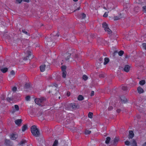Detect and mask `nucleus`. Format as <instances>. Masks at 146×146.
I'll use <instances>...</instances> for the list:
<instances>
[{
    "label": "nucleus",
    "instance_id": "obj_50",
    "mask_svg": "<svg viewBox=\"0 0 146 146\" xmlns=\"http://www.w3.org/2000/svg\"><path fill=\"white\" fill-rule=\"evenodd\" d=\"M16 1L19 3H20L23 1V0H16Z\"/></svg>",
    "mask_w": 146,
    "mask_h": 146
},
{
    "label": "nucleus",
    "instance_id": "obj_44",
    "mask_svg": "<svg viewBox=\"0 0 146 146\" xmlns=\"http://www.w3.org/2000/svg\"><path fill=\"white\" fill-rule=\"evenodd\" d=\"M51 86L52 87H53V86H54L56 88L58 87V84L56 83H54Z\"/></svg>",
    "mask_w": 146,
    "mask_h": 146
},
{
    "label": "nucleus",
    "instance_id": "obj_33",
    "mask_svg": "<svg viewBox=\"0 0 146 146\" xmlns=\"http://www.w3.org/2000/svg\"><path fill=\"white\" fill-rule=\"evenodd\" d=\"M66 66H62L61 67V69L62 72L66 71Z\"/></svg>",
    "mask_w": 146,
    "mask_h": 146
},
{
    "label": "nucleus",
    "instance_id": "obj_1",
    "mask_svg": "<svg viewBox=\"0 0 146 146\" xmlns=\"http://www.w3.org/2000/svg\"><path fill=\"white\" fill-rule=\"evenodd\" d=\"M51 36L50 37H47L46 38V42L45 43L47 46H51L52 44H54L53 41L55 42L58 39V38L59 36L58 33H57L56 32H54L51 34Z\"/></svg>",
    "mask_w": 146,
    "mask_h": 146
},
{
    "label": "nucleus",
    "instance_id": "obj_2",
    "mask_svg": "<svg viewBox=\"0 0 146 146\" xmlns=\"http://www.w3.org/2000/svg\"><path fill=\"white\" fill-rule=\"evenodd\" d=\"M31 130L32 134L36 137H38L40 135V132L36 126L33 125L31 128Z\"/></svg>",
    "mask_w": 146,
    "mask_h": 146
},
{
    "label": "nucleus",
    "instance_id": "obj_10",
    "mask_svg": "<svg viewBox=\"0 0 146 146\" xmlns=\"http://www.w3.org/2000/svg\"><path fill=\"white\" fill-rule=\"evenodd\" d=\"M71 54H70L68 52L65 54V56L66 57V61H69V59L71 56Z\"/></svg>",
    "mask_w": 146,
    "mask_h": 146
},
{
    "label": "nucleus",
    "instance_id": "obj_51",
    "mask_svg": "<svg viewBox=\"0 0 146 146\" xmlns=\"http://www.w3.org/2000/svg\"><path fill=\"white\" fill-rule=\"evenodd\" d=\"M67 95L68 96H69L70 95V92H67Z\"/></svg>",
    "mask_w": 146,
    "mask_h": 146
},
{
    "label": "nucleus",
    "instance_id": "obj_11",
    "mask_svg": "<svg viewBox=\"0 0 146 146\" xmlns=\"http://www.w3.org/2000/svg\"><path fill=\"white\" fill-rule=\"evenodd\" d=\"M70 106L73 109H75L77 108V105L74 103H71L70 104Z\"/></svg>",
    "mask_w": 146,
    "mask_h": 146
},
{
    "label": "nucleus",
    "instance_id": "obj_43",
    "mask_svg": "<svg viewBox=\"0 0 146 146\" xmlns=\"http://www.w3.org/2000/svg\"><path fill=\"white\" fill-rule=\"evenodd\" d=\"M17 90V88L16 87H14L12 89V90L13 92H15Z\"/></svg>",
    "mask_w": 146,
    "mask_h": 146
},
{
    "label": "nucleus",
    "instance_id": "obj_39",
    "mask_svg": "<svg viewBox=\"0 0 146 146\" xmlns=\"http://www.w3.org/2000/svg\"><path fill=\"white\" fill-rule=\"evenodd\" d=\"M81 16L82 17V19H84L86 17V15L84 13H82L81 14Z\"/></svg>",
    "mask_w": 146,
    "mask_h": 146
},
{
    "label": "nucleus",
    "instance_id": "obj_7",
    "mask_svg": "<svg viewBox=\"0 0 146 146\" xmlns=\"http://www.w3.org/2000/svg\"><path fill=\"white\" fill-rule=\"evenodd\" d=\"M134 134L133 131H129L128 139H132L134 137Z\"/></svg>",
    "mask_w": 146,
    "mask_h": 146
},
{
    "label": "nucleus",
    "instance_id": "obj_9",
    "mask_svg": "<svg viewBox=\"0 0 146 146\" xmlns=\"http://www.w3.org/2000/svg\"><path fill=\"white\" fill-rule=\"evenodd\" d=\"M120 98L122 103H125L127 102V100L124 96H121Z\"/></svg>",
    "mask_w": 146,
    "mask_h": 146
},
{
    "label": "nucleus",
    "instance_id": "obj_24",
    "mask_svg": "<svg viewBox=\"0 0 146 146\" xmlns=\"http://www.w3.org/2000/svg\"><path fill=\"white\" fill-rule=\"evenodd\" d=\"M110 138L109 137H107L106 138V140L105 141V143L107 144H108L110 140Z\"/></svg>",
    "mask_w": 146,
    "mask_h": 146
},
{
    "label": "nucleus",
    "instance_id": "obj_25",
    "mask_svg": "<svg viewBox=\"0 0 146 146\" xmlns=\"http://www.w3.org/2000/svg\"><path fill=\"white\" fill-rule=\"evenodd\" d=\"M30 87V84L28 83H26L25 84L24 86V87L25 88L28 89Z\"/></svg>",
    "mask_w": 146,
    "mask_h": 146
},
{
    "label": "nucleus",
    "instance_id": "obj_49",
    "mask_svg": "<svg viewBox=\"0 0 146 146\" xmlns=\"http://www.w3.org/2000/svg\"><path fill=\"white\" fill-rule=\"evenodd\" d=\"M104 76V74H102L99 75V77L100 78H103Z\"/></svg>",
    "mask_w": 146,
    "mask_h": 146
},
{
    "label": "nucleus",
    "instance_id": "obj_13",
    "mask_svg": "<svg viewBox=\"0 0 146 146\" xmlns=\"http://www.w3.org/2000/svg\"><path fill=\"white\" fill-rule=\"evenodd\" d=\"M130 69V67L128 65H126L124 68V70L126 72L129 71Z\"/></svg>",
    "mask_w": 146,
    "mask_h": 146
},
{
    "label": "nucleus",
    "instance_id": "obj_26",
    "mask_svg": "<svg viewBox=\"0 0 146 146\" xmlns=\"http://www.w3.org/2000/svg\"><path fill=\"white\" fill-rule=\"evenodd\" d=\"M93 115V113L90 112L89 113L88 115V117L91 119L92 118Z\"/></svg>",
    "mask_w": 146,
    "mask_h": 146
},
{
    "label": "nucleus",
    "instance_id": "obj_28",
    "mask_svg": "<svg viewBox=\"0 0 146 146\" xmlns=\"http://www.w3.org/2000/svg\"><path fill=\"white\" fill-rule=\"evenodd\" d=\"M121 88L122 90L124 91L126 90L127 89V87L125 86H122Z\"/></svg>",
    "mask_w": 146,
    "mask_h": 146
},
{
    "label": "nucleus",
    "instance_id": "obj_29",
    "mask_svg": "<svg viewBox=\"0 0 146 146\" xmlns=\"http://www.w3.org/2000/svg\"><path fill=\"white\" fill-rule=\"evenodd\" d=\"M66 71L62 72V77L65 78L66 77Z\"/></svg>",
    "mask_w": 146,
    "mask_h": 146
},
{
    "label": "nucleus",
    "instance_id": "obj_21",
    "mask_svg": "<svg viewBox=\"0 0 146 146\" xmlns=\"http://www.w3.org/2000/svg\"><path fill=\"white\" fill-rule=\"evenodd\" d=\"M27 141L26 140H23L21 141L19 143V144L20 145H25V143H27Z\"/></svg>",
    "mask_w": 146,
    "mask_h": 146
},
{
    "label": "nucleus",
    "instance_id": "obj_53",
    "mask_svg": "<svg viewBox=\"0 0 146 146\" xmlns=\"http://www.w3.org/2000/svg\"><path fill=\"white\" fill-rule=\"evenodd\" d=\"M7 100L8 101H10L12 100L10 98H7Z\"/></svg>",
    "mask_w": 146,
    "mask_h": 146
},
{
    "label": "nucleus",
    "instance_id": "obj_23",
    "mask_svg": "<svg viewBox=\"0 0 146 146\" xmlns=\"http://www.w3.org/2000/svg\"><path fill=\"white\" fill-rule=\"evenodd\" d=\"M83 97L81 95H79L78 97V99L79 100L81 101L83 100Z\"/></svg>",
    "mask_w": 146,
    "mask_h": 146
},
{
    "label": "nucleus",
    "instance_id": "obj_45",
    "mask_svg": "<svg viewBox=\"0 0 146 146\" xmlns=\"http://www.w3.org/2000/svg\"><path fill=\"white\" fill-rule=\"evenodd\" d=\"M30 98V97L29 96H27L26 97V100L27 101H28L29 100Z\"/></svg>",
    "mask_w": 146,
    "mask_h": 146
},
{
    "label": "nucleus",
    "instance_id": "obj_47",
    "mask_svg": "<svg viewBox=\"0 0 146 146\" xmlns=\"http://www.w3.org/2000/svg\"><path fill=\"white\" fill-rule=\"evenodd\" d=\"M67 122L66 123V124L69 123L70 122V120L68 119H66Z\"/></svg>",
    "mask_w": 146,
    "mask_h": 146
},
{
    "label": "nucleus",
    "instance_id": "obj_57",
    "mask_svg": "<svg viewBox=\"0 0 146 146\" xmlns=\"http://www.w3.org/2000/svg\"><path fill=\"white\" fill-rule=\"evenodd\" d=\"M142 146H146V142L143 144Z\"/></svg>",
    "mask_w": 146,
    "mask_h": 146
},
{
    "label": "nucleus",
    "instance_id": "obj_35",
    "mask_svg": "<svg viewBox=\"0 0 146 146\" xmlns=\"http://www.w3.org/2000/svg\"><path fill=\"white\" fill-rule=\"evenodd\" d=\"M82 78L85 81L88 78L87 76L85 75H83Z\"/></svg>",
    "mask_w": 146,
    "mask_h": 146
},
{
    "label": "nucleus",
    "instance_id": "obj_38",
    "mask_svg": "<svg viewBox=\"0 0 146 146\" xmlns=\"http://www.w3.org/2000/svg\"><path fill=\"white\" fill-rule=\"evenodd\" d=\"M119 141V139L117 138H115L113 141V143H116L118 142Z\"/></svg>",
    "mask_w": 146,
    "mask_h": 146
},
{
    "label": "nucleus",
    "instance_id": "obj_40",
    "mask_svg": "<svg viewBox=\"0 0 146 146\" xmlns=\"http://www.w3.org/2000/svg\"><path fill=\"white\" fill-rule=\"evenodd\" d=\"M108 16V13L107 12H105V13L103 15V16L104 17H107Z\"/></svg>",
    "mask_w": 146,
    "mask_h": 146
},
{
    "label": "nucleus",
    "instance_id": "obj_46",
    "mask_svg": "<svg viewBox=\"0 0 146 146\" xmlns=\"http://www.w3.org/2000/svg\"><path fill=\"white\" fill-rule=\"evenodd\" d=\"M113 109V107L112 106H110L108 108V110H112Z\"/></svg>",
    "mask_w": 146,
    "mask_h": 146
},
{
    "label": "nucleus",
    "instance_id": "obj_55",
    "mask_svg": "<svg viewBox=\"0 0 146 146\" xmlns=\"http://www.w3.org/2000/svg\"><path fill=\"white\" fill-rule=\"evenodd\" d=\"M94 92L93 91H92V92H91V96H93L94 95Z\"/></svg>",
    "mask_w": 146,
    "mask_h": 146
},
{
    "label": "nucleus",
    "instance_id": "obj_3",
    "mask_svg": "<svg viewBox=\"0 0 146 146\" xmlns=\"http://www.w3.org/2000/svg\"><path fill=\"white\" fill-rule=\"evenodd\" d=\"M25 57L23 58V60L25 61L27 60H31L33 58V55L31 52L29 50H27L26 52L24 51Z\"/></svg>",
    "mask_w": 146,
    "mask_h": 146
},
{
    "label": "nucleus",
    "instance_id": "obj_34",
    "mask_svg": "<svg viewBox=\"0 0 146 146\" xmlns=\"http://www.w3.org/2000/svg\"><path fill=\"white\" fill-rule=\"evenodd\" d=\"M14 107L16 111H18L19 110V107L18 105H15Z\"/></svg>",
    "mask_w": 146,
    "mask_h": 146
},
{
    "label": "nucleus",
    "instance_id": "obj_52",
    "mask_svg": "<svg viewBox=\"0 0 146 146\" xmlns=\"http://www.w3.org/2000/svg\"><path fill=\"white\" fill-rule=\"evenodd\" d=\"M121 111V110L120 109H118L116 110L117 112L118 113H119Z\"/></svg>",
    "mask_w": 146,
    "mask_h": 146
},
{
    "label": "nucleus",
    "instance_id": "obj_30",
    "mask_svg": "<svg viewBox=\"0 0 146 146\" xmlns=\"http://www.w3.org/2000/svg\"><path fill=\"white\" fill-rule=\"evenodd\" d=\"M121 18V17L119 16H116L114 17L113 18V19L115 21L118 20Z\"/></svg>",
    "mask_w": 146,
    "mask_h": 146
},
{
    "label": "nucleus",
    "instance_id": "obj_54",
    "mask_svg": "<svg viewBox=\"0 0 146 146\" xmlns=\"http://www.w3.org/2000/svg\"><path fill=\"white\" fill-rule=\"evenodd\" d=\"M23 1L25 2H29V0H23Z\"/></svg>",
    "mask_w": 146,
    "mask_h": 146
},
{
    "label": "nucleus",
    "instance_id": "obj_17",
    "mask_svg": "<svg viewBox=\"0 0 146 146\" xmlns=\"http://www.w3.org/2000/svg\"><path fill=\"white\" fill-rule=\"evenodd\" d=\"M5 144L7 146H9L11 143L10 141L8 139H6L5 141Z\"/></svg>",
    "mask_w": 146,
    "mask_h": 146
},
{
    "label": "nucleus",
    "instance_id": "obj_58",
    "mask_svg": "<svg viewBox=\"0 0 146 146\" xmlns=\"http://www.w3.org/2000/svg\"><path fill=\"white\" fill-rule=\"evenodd\" d=\"M73 0V1H75V2H76V1H78V0Z\"/></svg>",
    "mask_w": 146,
    "mask_h": 146
},
{
    "label": "nucleus",
    "instance_id": "obj_22",
    "mask_svg": "<svg viewBox=\"0 0 146 146\" xmlns=\"http://www.w3.org/2000/svg\"><path fill=\"white\" fill-rule=\"evenodd\" d=\"M8 68H4L1 69V70L3 73L6 72L8 70Z\"/></svg>",
    "mask_w": 146,
    "mask_h": 146
},
{
    "label": "nucleus",
    "instance_id": "obj_20",
    "mask_svg": "<svg viewBox=\"0 0 146 146\" xmlns=\"http://www.w3.org/2000/svg\"><path fill=\"white\" fill-rule=\"evenodd\" d=\"M75 58L78 61H80L81 60V56L80 55H76Z\"/></svg>",
    "mask_w": 146,
    "mask_h": 146
},
{
    "label": "nucleus",
    "instance_id": "obj_36",
    "mask_svg": "<svg viewBox=\"0 0 146 146\" xmlns=\"http://www.w3.org/2000/svg\"><path fill=\"white\" fill-rule=\"evenodd\" d=\"M91 133V131L90 130H86L85 131V134L86 135H88L90 134Z\"/></svg>",
    "mask_w": 146,
    "mask_h": 146
},
{
    "label": "nucleus",
    "instance_id": "obj_60",
    "mask_svg": "<svg viewBox=\"0 0 146 146\" xmlns=\"http://www.w3.org/2000/svg\"><path fill=\"white\" fill-rule=\"evenodd\" d=\"M60 78H59V79H58V80H60Z\"/></svg>",
    "mask_w": 146,
    "mask_h": 146
},
{
    "label": "nucleus",
    "instance_id": "obj_31",
    "mask_svg": "<svg viewBox=\"0 0 146 146\" xmlns=\"http://www.w3.org/2000/svg\"><path fill=\"white\" fill-rule=\"evenodd\" d=\"M124 51L123 50H120L118 52V55L120 56H122L124 54Z\"/></svg>",
    "mask_w": 146,
    "mask_h": 146
},
{
    "label": "nucleus",
    "instance_id": "obj_27",
    "mask_svg": "<svg viewBox=\"0 0 146 146\" xmlns=\"http://www.w3.org/2000/svg\"><path fill=\"white\" fill-rule=\"evenodd\" d=\"M139 84L141 85H143L145 84V81L144 80H142L139 81Z\"/></svg>",
    "mask_w": 146,
    "mask_h": 146
},
{
    "label": "nucleus",
    "instance_id": "obj_37",
    "mask_svg": "<svg viewBox=\"0 0 146 146\" xmlns=\"http://www.w3.org/2000/svg\"><path fill=\"white\" fill-rule=\"evenodd\" d=\"M125 144L127 146H129L130 144V142L128 141H126L125 142Z\"/></svg>",
    "mask_w": 146,
    "mask_h": 146
},
{
    "label": "nucleus",
    "instance_id": "obj_48",
    "mask_svg": "<svg viewBox=\"0 0 146 146\" xmlns=\"http://www.w3.org/2000/svg\"><path fill=\"white\" fill-rule=\"evenodd\" d=\"M22 31L23 33H25V34H27L28 33L26 31L25 29L22 30Z\"/></svg>",
    "mask_w": 146,
    "mask_h": 146
},
{
    "label": "nucleus",
    "instance_id": "obj_15",
    "mask_svg": "<svg viewBox=\"0 0 146 146\" xmlns=\"http://www.w3.org/2000/svg\"><path fill=\"white\" fill-rule=\"evenodd\" d=\"M131 146H137L136 141L135 139H133L132 142L130 143Z\"/></svg>",
    "mask_w": 146,
    "mask_h": 146
},
{
    "label": "nucleus",
    "instance_id": "obj_61",
    "mask_svg": "<svg viewBox=\"0 0 146 146\" xmlns=\"http://www.w3.org/2000/svg\"><path fill=\"white\" fill-rule=\"evenodd\" d=\"M60 98V97H59V98Z\"/></svg>",
    "mask_w": 146,
    "mask_h": 146
},
{
    "label": "nucleus",
    "instance_id": "obj_16",
    "mask_svg": "<svg viewBox=\"0 0 146 146\" xmlns=\"http://www.w3.org/2000/svg\"><path fill=\"white\" fill-rule=\"evenodd\" d=\"M110 60L109 58L105 57L104 59V65H106L108 64Z\"/></svg>",
    "mask_w": 146,
    "mask_h": 146
},
{
    "label": "nucleus",
    "instance_id": "obj_14",
    "mask_svg": "<svg viewBox=\"0 0 146 146\" xmlns=\"http://www.w3.org/2000/svg\"><path fill=\"white\" fill-rule=\"evenodd\" d=\"M22 120L21 119H18L15 121V123L17 125H20L21 123Z\"/></svg>",
    "mask_w": 146,
    "mask_h": 146
},
{
    "label": "nucleus",
    "instance_id": "obj_4",
    "mask_svg": "<svg viewBox=\"0 0 146 146\" xmlns=\"http://www.w3.org/2000/svg\"><path fill=\"white\" fill-rule=\"evenodd\" d=\"M46 100V98L44 97L40 98H36L35 100V102L37 104L41 106L44 105V103Z\"/></svg>",
    "mask_w": 146,
    "mask_h": 146
},
{
    "label": "nucleus",
    "instance_id": "obj_5",
    "mask_svg": "<svg viewBox=\"0 0 146 146\" xmlns=\"http://www.w3.org/2000/svg\"><path fill=\"white\" fill-rule=\"evenodd\" d=\"M102 27L104 29L106 32L108 34H111L112 33L111 31L108 28V24L106 22H104L102 23Z\"/></svg>",
    "mask_w": 146,
    "mask_h": 146
},
{
    "label": "nucleus",
    "instance_id": "obj_56",
    "mask_svg": "<svg viewBox=\"0 0 146 146\" xmlns=\"http://www.w3.org/2000/svg\"><path fill=\"white\" fill-rule=\"evenodd\" d=\"M80 7H78L77 9H76L74 11V12H75L76 10H80Z\"/></svg>",
    "mask_w": 146,
    "mask_h": 146
},
{
    "label": "nucleus",
    "instance_id": "obj_6",
    "mask_svg": "<svg viewBox=\"0 0 146 146\" xmlns=\"http://www.w3.org/2000/svg\"><path fill=\"white\" fill-rule=\"evenodd\" d=\"M18 137V134L14 133H12L10 135V137L12 140H15Z\"/></svg>",
    "mask_w": 146,
    "mask_h": 146
},
{
    "label": "nucleus",
    "instance_id": "obj_8",
    "mask_svg": "<svg viewBox=\"0 0 146 146\" xmlns=\"http://www.w3.org/2000/svg\"><path fill=\"white\" fill-rule=\"evenodd\" d=\"M47 68L46 66L44 64L41 65L40 66V71L41 72H43L44 71L45 69Z\"/></svg>",
    "mask_w": 146,
    "mask_h": 146
},
{
    "label": "nucleus",
    "instance_id": "obj_12",
    "mask_svg": "<svg viewBox=\"0 0 146 146\" xmlns=\"http://www.w3.org/2000/svg\"><path fill=\"white\" fill-rule=\"evenodd\" d=\"M137 91L138 92L139 94H141L143 93L144 92V91L143 89L141 87L139 86L137 88Z\"/></svg>",
    "mask_w": 146,
    "mask_h": 146
},
{
    "label": "nucleus",
    "instance_id": "obj_42",
    "mask_svg": "<svg viewBox=\"0 0 146 146\" xmlns=\"http://www.w3.org/2000/svg\"><path fill=\"white\" fill-rule=\"evenodd\" d=\"M143 11L145 13H146V6L143 7Z\"/></svg>",
    "mask_w": 146,
    "mask_h": 146
},
{
    "label": "nucleus",
    "instance_id": "obj_59",
    "mask_svg": "<svg viewBox=\"0 0 146 146\" xmlns=\"http://www.w3.org/2000/svg\"><path fill=\"white\" fill-rule=\"evenodd\" d=\"M47 68H50V66H49L48 65V66H47Z\"/></svg>",
    "mask_w": 146,
    "mask_h": 146
},
{
    "label": "nucleus",
    "instance_id": "obj_18",
    "mask_svg": "<svg viewBox=\"0 0 146 146\" xmlns=\"http://www.w3.org/2000/svg\"><path fill=\"white\" fill-rule=\"evenodd\" d=\"M15 74V73L14 71L13 70H12L10 72V74L9 75V77H11V76H12V77H14V76Z\"/></svg>",
    "mask_w": 146,
    "mask_h": 146
},
{
    "label": "nucleus",
    "instance_id": "obj_41",
    "mask_svg": "<svg viewBox=\"0 0 146 146\" xmlns=\"http://www.w3.org/2000/svg\"><path fill=\"white\" fill-rule=\"evenodd\" d=\"M142 46L143 48L146 50V43H144L142 44Z\"/></svg>",
    "mask_w": 146,
    "mask_h": 146
},
{
    "label": "nucleus",
    "instance_id": "obj_19",
    "mask_svg": "<svg viewBox=\"0 0 146 146\" xmlns=\"http://www.w3.org/2000/svg\"><path fill=\"white\" fill-rule=\"evenodd\" d=\"M28 129L27 125H23L22 128V130L23 131H24Z\"/></svg>",
    "mask_w": 146,
    "mask_h": 146
},
{
    "label": "nucleus",
    "instance_id": "obj_32",
    "mask_svg": "<svg viewBox=\"0 0 146 146\" xmlns=\"http://www.w3.org/2000/svg\"><path fill=\"white\" fill-rule=\"evenodd\" d=\"M58 144V141L57 140H55L54 141L52 146H57Z\"/></svg>",
    "mask_w": 146,
    "mask_h": 146
}]
</instances>
